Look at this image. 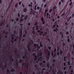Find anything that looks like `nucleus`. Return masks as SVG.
<instances>
[{
  "mask_svg": "<svg viewBox=\"0 0 74 74\" xmlns=\"http://www.w3.org/2000/svg\"><path fill=\"white\" fill-rule=\"evenodd\" d=\"M45 53H46V52L47 53V56H50V51H48V49H46V50L45 51Z\"/></svg>",
  "mask_w": 74,
  "mask_h": 74,
  "instance_id": "nucleus-1",
  "label": "nucleus"
},
{
  "mask_svg": "<svg viewBox=\"0 0 74 74\" xmlns=\"http://www.w3.org/2000/svg\"><path fill=\"white\" fill-rule=\"evenodd\" d=\"M30 43H29L28 44V50L29 52H30Z\"/></svg>",
  "mask_w": 74,
  "mask_h": 74,
  "instance_id": "nucleus-2",
  "label": "nucleus"
},
{
  "mask_svg": "<svg viewBox=\"0 0 74 74\" xmlns=\"http://www.w3.org/2000/svg\"><path fill=\"white\" fill-rule=\"evenodd\" d=\"M14 34H12L11 35V36H12V39H11V42L12 43L13 42V41H14Z\"/></svg>",
  "mask_w": 74,
  "mask_h": 74,
  "instance_id": "nucleus-3",
  "label": "nucleus"
},
{
  "mask_svg": "<svg viewBox=\"0 0 74 74\" xmlns=\"http://www.w3.org/2000/svg\"><path fill=\"white\" fill-rule=\"evenodd\" d=\"M3 33H5V34L7 35L8 34V32L5 31H4L3 32Z\"/></svg>",
  "mask_w": 74,
  "mask_h": 74,
  "instance_id": "nucleus-4",
  "label": "nucleus"
},
{
  "mask_svg": "<svg viewBox=\"0 0 74 74\" xmlns=\"http://www.w3.org/2000/svg\"><path fill=\"white\" fill-rule=\"evenodd\" d=\"M37 56H35V58L34 59V60H37Z\"/></svg>",
  "mask_w": 74,
  "mask_h": 74,
  "instance_id": "nucleus-5",
  "label": "nucleus"
},
{
  "mask_svg": "<svg viewBox=\"0 0 74 74\" xmlns=\"http://www.w3.org/2000/svg\"><path fill=\"white\" fill-rule=\"evenodd\" d=\"M35 26L36 27H37V26H38V25H37V22H36L35 23Z\"/></svg>",
  "mask_w": 74,
  "mask_h": 74,
  "instance_id": "nucleus-6",
  "label": "nucleus"
},
{
  "mask_svg": "<svg viewBox=\"0 0 74 74\" xmlns=\"http://www.w3.org/2000/svg\"><path fill=\"white\" fill-rule=\"evenodd\" d=\"M11 74L10 72V71L9 70H7V73L6 74Z\"/></svg>",
  "mask_w": 74,
  "mask_h": 74,
  "instance_id": "nucleus-7",
  "label": "nucleus"
},
{
  "mask_svg": "<svg viewBox=\"0 0 74 74\" xmlns=\"http://www.w3.org/2000/svg\"><path fill=\"white\" fill-rule=\"evenodd\" d=\"M58 30V28H56L55 29L53 30V31L54 32H57Z\"/></svg>",
  "mask_w": 74,
  "mask_h": 74,
  "instance_id": "nucleus-8",
  "label": "nucleus"
},
{
  "mask_svg": "<svg viewBox=\"0 0 74 74\" xmlns=\"http://www.w3.org/2000/svg\"><path fill=\"white\" fill-rule=\"evenodd\" d=\"M69 13L70 12H69V11H68L67 12V13L66 14V16H67L69 15Z\"/></svg>",
  "mask_w": 74,
  "mask_h": 74,
  "instance_id": "nucleus-9",
  "label": "nucleus"
},
{
  "mask_svg": "<svg viewBox=\"0 0 74 74\" xmlns=\"http://www.w3.org/2000/svg\"><path fill=\"white\" fill-rule=\"evenodd\" d=\"M22 58L24 59H25V58L26 59V53L25 54V56H23Z\"/></svg>",
  "mask_w": 74,
  "mask_h": 74,
  "instance_id": "nucleus-10",
  "label": "nucleus"
},
{
  "mask_svg": "<svg viewBox=\"0 0 74 74\" xmlns=\"http://www.w3.org/2000/svg\"><path fill=\"white\" fill-rule=\"evenodd\" d=\"M47 18H48V16H49V13H47Z\"/></svg>",
  "mask_w": 74,
  "mask_h": 74,
  "instance_id": "nucleus-11",
  "label": "nucleus"
},
{
  "mask_svg": "<svg viewBox=\"0 0 74 74\" xmlns=\"http://www.w3.org/2000/svg\"><path fill=\"white\" fill-rule=\"evenodd\" d=\"M41 58V57H40L39 58H38L39 60H40V61H41V60H42V59Z\"/></svg>",
  "mask_w": 74,
  "mask_h": 74,
  "instance_id": "nucleus-12",
  "label": "nucleus"
},
{
  "mask_svg": "<svg viewBox=\"0 0 74 74\" xmlns=\"http://www.w3.org/2000/svg\"><path fill=\"white\" fill-rule=\"evenodd\" d=\"M39 56H42V52H40L39 53Z\"/></svg>",
  "mask_w": 74,
  "mask_h": 74,
  "instance_id": "nucleus-13",
  "label": "nucleus"
},
{
  "mask_svg": "<svg viewBox=\"0 0 74 74\" xmlns=\"http://www.w3.org/2000/svg\"><path fill=\"white\" fill-rule=\"evenodd\" d=\"M57 74H63L62 73V72L60 71L58 72Z\"/></svg>",
  "mask_w": 74,
  "mask_h": 74,
  "instance_id": "nucleus-14",
  "label": "nucleus"
},
{
  "mask_svg": "<svg viewBox=\"0 0 74 74\" xmlns=\"http://www.w3.org/2000/svg\"><path fill=\"white\" fill-rule=\"evenodd\" d=\"M66 58H67V56L64 57V61H66Z\"/></svg>",
  "mask_w": 74,
  "mask_h": 74,
  "instance_id": "nucleus-15",
  "label": "nucleus"
},
{
  "mask_svg": "<svg viewBox=\"0 0 74 74\" xmlns=\"http://www.w3.org/2000/svg\"><path fill=\"white\" fill-rule=\"evenodd\" d=\"M47 66L48 67V68H49V63H48L47 64Z\"/></svg>",
  "mask_w": 74,
  "mask_h": 74,
  "instance_id": "nucleus-16",
  "label": "nucleus"
},
{
  "mask_svg": "<svg viewBox=\"0 0 74 74\" xmlns=\"http://www.w3.org/2000/svg\"><path fill=\"white\" fill-rule=\"evenodd\" d=\"M52 73L53 74H56V73H55V71H54V69H53V70Z\"/></svg>",
  "mask_w": 74,
  "mask_h": 74,
  "instance_id": "nucleus-17",
  "label": "nucleus"
},
{
  "mask_svg": "<svg viewBox=\"0 0 74 74\" xmlns=\"http://www.w3.org/2000/svg\"><path fill=\"white\" fill-rule=\"evenodd\" d=\"M35 12H36V11H35V10H34L32 12V13L33 15H34V14L35 13Z\"/></svg>",
  "mask_w": 74,
  "mask_h": 74,
  "instance_id": "nucleus-18",
  "label": "nucleus"
},
{
  "mask_svg": "<svg viewBox=\"0 0 74 74\" xmlns=\"http://www.w3.org/2000/svg\"><path fill=\"white\" fill-rule=\"evenodd\" d=\"M26 11H27V9L25 8L24 10V12H26Z\"/></svg>",
  "mask_w": 74,
  "mask_h": 74,
  "instance_id": "nucleus-19",
  "label": "nucleus"
},
{
  "mask_svg": "<svg viewBox=\"0 0 74 74\" xmlns=\"http://www.w3.org/2000/svg\"><path fill=\"white\" fill-rule=\"evenodd\" d=\"M41 21H44V18L42 17L41 18Z\"/></svg>",
  "mask_w": 74,
  "mask_h": 74,
  "instance_id": "nucleus-20",
  "label": "nucleus"
},
{
  "mask_svg": "<svg viewBox=\"0 0 74 74\" xmlns=\"http://www.w3.org/2000/svg\"><path fill=\"white\" fill-rule=\"evenodd\" d=\"M3 21H2L1 22V24H0V26H2V25H3Z\"/></svg>",
  "mask_w": 74,
  "mask_h": 74,
  "instance_id": "nucleus-21",
  "label": "nucleus"
},
{
  "mask_svg": "<svg viewBox=\"0 0 74 74\" xmlns=\"http://www.w3.org/2000/svg\"><path fill=\"white\" fill-rule=\"evenodd\" d=\"M18 3H16L15 4V7H17V6H18Z\"/></svg>",
  "mask_w": 74,
  "mask_h": 74,
  "instance_id": "nucleus-22",
  "label": "nucleus"
},
{
  "mask_svg": "<svg viewBox=\"0 0 74 74\" xmlns=\"http://www.w3.org/2000/svg\"><path fill=\"white\" fill-rule=\"evenodd\" d=\"M31 42L32 44H33V40H31Z\"/></svg>",
  "mask_w": 74,
  "mask_h": 74,
  "instance_id": "nucleus-23",
  "label": "nucleus"
},
{
  "mask_svg": "<svg viewBox=\"0 0 74 74\" xmlns=\"http://www.w3.org/2000/svg\"><path fill=\"white\" fill-rule=\"evenodd\" d=\"M56 6H54V7H53V10H54V9H56Z\"/></svg>",
  "mask_w": 74,
  "mask_h": 74,
  "instance_id": "nucleus-24",
  "label": "nucleus"
},
{
  "mask_svg": "<svg viewBox=\"0 0 74 74\" xmlns=\"http://www.w3.org/2000/svg\"><path fill=\"white\" fill-rule=\"evenodd\" d=\"M44 33V32H41L40 33V35H41V34H42V33Z\"/></svg>",
  "mask_w": 74,
  "mask_h": 74,
  "instance_id": "nucleus-25",
  "label": "nucleus"
},
{
  "mask_svg": "<svg viewBox=\"0 0 74 74\" xmlns=\"http://www.w3.org/2000/svg\"><path fill=\"white\" fill-rule=\"evenodd\" d=\"M14 71H14V69H12L11 70L10 72H14Z\"/></svg>",
  "mask_w": 74,
  "mask_h": 74,
  "instance_id": "nucleus-26",
  "label": "nucleus"
},
{
  "mask_svg": "<svg viewBox=\"0 0 74 74\" xmlns=\"http://www.w3.org/2000/svg\"><path fill=\"white\" fill-rule=\"evenodd\" d=\"M62 53H63L62 51H60V55H62Z\"/></svg>",
  "mask_w": 74,
  "mask_h": 74,
  "instance_id": "nucleus-27",
  "label": "nucleus"
},
{
  "mask_svg": "<svg viewBox=\"0 0 74 74\" xmlns=\"http://www.w3.org/2000/svg\"><path fill=\"white\" fill-rule=\"evenodd\" d=\"M47 34V32H45L44 34H43V35H46Z\"/></svg>",
  "mask_w": 74,
  "mask_h": 74,
  "instance_id": "nucleus-28",
  "label": "nucleus"
},
{
  "mask_svg": "<svg viewBox=\"0 0 74 74\" xmlns=\"http://www.w3.org/2000/svg\"><path fill=\"white\" fill-rule=\"evenodd\" d=\"M73 70H71V73L70 74H73Z\"/></svg>",
  "mask_w": 74,
  "mask_h": 74,
  "instance_id": "nucleus-29",
  "label": "nucleus"
},
{
  "mask_svg": "<svg viewBox=\"0 0 74 74\" xmlns=\"http://www.w3.org/2000/svg\"><path fill=\"white\" fill-rule=\"evenodd\" d=\"M25 74H28V72L27 71H25Z\"/></svg>",
  "mask_w": 74,
  "mask_h": 74,
  "instance_id": "nucleus-30",
  "label": "nucleus"
},
{
  "mask_svg": "<svg viewBox=\"0 0 74 74\" xmlns=\"http://www.w3.org/2000/svg\"><path fill=\"white\" fill-rule=\"evenodd\" d=\"M42 63L41 62H40L39 63V64L40 66H41V65H42Z\"/></svg>",
  "mask_w": 74,
  "mask_h": 74,
  "instance_id": "nucleus-31",
  "label": "nucleus"
},
{
  "mask_svg": "<svg viewBox=\"0 0 74 74\" xmlns=\"http://www.w3.org/2000/svg\"><path fill=\"white\" fill-rule=\"evenodd\" d=\"M22 30H21V36H22Z\"/></svg>",
  "mask_w": 74,
  "mask_h": 74,
  "instance_id": "nucleus-32",
  "label": "nucleus"
},
{
  "mask_svg": "<svg viewBox=\"0 0 74 74\" xmlns=\"http://www.w3.org/2000/svg\"><path fill=\"white\" fill-rule=\"evenodd\" d=\"M72 2H71L69 4V5H70V6H71V5H72Z\"/></svg>",
  "mask_w": 74,
  "mask_h": 74,
  "instance_id": "nucleus-33",
  "label": "nucleus"
},
{
  "mask_svg": "<svg viewBox=\"0 0 74 74\" xmlns=\"http://www.w3.org/2000/svg\"><path fill=\"white\" fill-rule=\"evenodd\" d=\"M53 52L52 51V52H51V55H52V56H53Z\"/></svg>",
  "mask_w": 74,
  "mask_h": 74,
  "instance_id": "nucleus-34",
  "label": "nucleus"
},
{
  "mask_svg": "<svg viewBox=\"0 0 74 74\" xmlns=\"http://www.w3.org/2000/svg\"><path fill=\"white\" fill-rule=\"evenodd\" d=\"M13 1V0H11V2L10 3V4L9 5V6H10V5H11V3H12V2Z\"/></svg>",
  "mask_w": 74,
  "mask_h": 74,
  "instance_id": "nucleus-35",
  "label": "nucleus"
},
{
  "mask_svg": "<svg viewBox=\"0 0 74 74\" xmlns=\"http://www.w3.org/2000/svg\"><path fill=\"white\" fill-rule=\"evenodd\" d=\"M68 65H70V61L68 62Z\"/></svg>",
  "mask_w": 74,
  "mask_h": 74,
  "instance_id": "nucleus-36",
  "label": "nucleus"
},
{
  "mask_svg": "<svg viewBox=\"0 0 74 74\" xmlns=\"http://www.w3.org/2000/svg\"><path fill=\"white\" fill-rule=\"evenodd\" d=\"M37 48H38V49H40V47L39 46H38L37 47Z\"/></svg>",
  "mask_w": 74,
  "mask_h": 74,
  "instance_id": "nucleus-37",
  "label": "nucleus"
},
{
  "mask_svg": "<svg viewBox=\"0 0 74 74\" xmlns=\"http://www.w3.org/2000/svg\"><path fill=\"white\" fill-rule=\"evenodd\" d=\"M26 67L27 69H28V64H27L26 65Z\"/></svg>",
  "mask_w": 74,
  "mask_h": 74,
  "instance_id": "nucleus-38",
  "label": "nucleus"
},
{
  "mask_svg": "<svg viewBox=\"0 0 74 74\" xmlns=\"http://www.w3.org/2000/svg\"><path fill=\"white\" fill-rule=\"evenodd\" d=\"M19 21V18H17L16 19V21Z\"/></svg>",
  "mask_w": 74,
  "mask_h": 74,
  "instance_id": "nucleus-39",
  "label": "nucleus"
},
{
  "mask_svg": "<svg viewBox=\"0 0 74 74\" xmlns=\"http://www.w3.org/2000/svg\"><path fill=\"white\" fill-rule=\"evenodd\" d=\"M34 47H36L37 46V45L36 44H34Z\"/></svg>",
  "mask_w": 74,
  "mask_h": 74,
  "instance_id": "nucleus-40",
  "label": "nucleus"
},
{
  "mask_svg": "<svg viewBox=\"0 0 74 74\" xmlns=\"http://www.w3.org/2000/svg\"><path fill=\"white\" fill-rule=\"evenodd\" d=\"M51 47H49V50H51Z\"/></svg>",
  "mask_w": 74,
  "mask_h": 74,
  "instance_id": "nucleus-41",
  "label": "nucleus"
},
{
  "mask_svg": "<svg viewBox=\"0 0 74 74\" xmlns=\"http://www.w3.org/2000/svg\"><path fill=\"white\" fill-rule=\"evenodd\" d=\"M52 11V9H51L49 11V12H51Z\"/></svg>",
  "mask_w": 74,
  "mask_h": 74,
  "instance_id": "nucleus-42",
  "label": "nucleus"
},
{
  "mask_svg": "<svg viewBox=\"0 0 74 74\" xmlns=\"http://www.w3.org/2000/svg\"><path fill=\"white\" fill-rule=\"evenodd\" d=\"M45 69V68H44L42 69V71H43V70H44Z\"/></svg>",
  "mask_w": 74,
  "mask_h": 74,
  "instance_id": "nucleus-43",
  "label": "nucleus"
},
{
  "mask_svg": "<svg viewBox=\"0 0 74 74\" xmlns=\"http://www.w3.org/2000/svg\"><path fill=\"white\" fill-rule=\"evenodd\" d=\"M56 55V53L54 54V55L53 56V57H55Z\"/></svg>",
  "mask_w": 74,
  "mask_h": 74,
  "instance_id": "nucleus-44",
  "label": "nucleus"
},
{
  "mask_svg": "<svg viewBox=\"0 0 74 74\" xmlns=\"http://www.w3.org/2000/svg\"><path fill=\"white\" fill-rule=\"evenodd\" d=\"M44 16H46V13H45L44 14Z\"/></svg>",
  "mask_w": 74,
  "mask_h": 74,
  "instance_id": "nucleus-45",
  "label": "nucleus"
},
{
  "mask_svg": "<svg viewBox=\"0 0 74 74\" xmlns=\"http://www.w3.org/2000/svg\"><path fill=\"white\" fill-rule=\"evenodd\" d=\"M64 15V13L63 14H62V15H61V16H63V15Z\"/></svg>",
  "mask_w": 74,
  "mask_h": 74,
  "instance_id": "nucleus-46",
  "label": "nucleus"
},
{
  "mask_svg": "<svg viewBox=\"0 0 74 74\" xmlns=\"http://www.w3.org/2000/svg\"><path fill=\"white\" fill-rule=\"evenodd\" d=\"M34 28H35L34 27H32V30H34Z\"/></svg>",
  "mask_w": 74,
  "mask_h": 74,
  "instance_id": "nucleus-47",
  "label": "nucleus"
},
{
  "mask_svg": "<svg viewBox=\"0 0 74 74\" xmlns=\"http://www.w3.org/2000/svg\"><path fill=\"white\" fill-rule=\"evenodd\" d=\"M61 1L62 3H63L64 2V0H61Z\"/></svg>",
  "mask_w": 74,
  "mask_h": 74,
  "instance_id": "nucleus-48",
  "label": "nucleus"
},
{
  "mask_svg": "<svg viewBox=\"0 0 74 74\" xmlns=\"http://www.w3.org/2000/svg\"><path fill=\"white\" fill-rule=\"evenodd\" d=\"M48 10H45V13H46L47 12Z\"/></svg>",
  "mask_w": 74,
  "mask_h": 74,
  "instance_id": "nucleus-49",
  "label": "nucleus"
},
{
  "mask_svg": "<svg viewBox=\"0 0 74 74\" xmlns=\"http://www.w3.org/2000/svg\"><path fill=\"white\" fill-rule=\"evenodd\" d=\"M53 14H55V11H53Z\"/></svg>",
  "mask_w": 74,
  "mask_h": 74,
  "instance_id": "nucleus-50",
  "label": "nucleus"
},
{
  "mask_svg": "<svg viewBox=\"0 0 74 74\" xmlns=\"http://www.w3.org/2000/svg\"><path fill=\"white\" fill-rule=\"evenodd\" d=\"M60 4H61V2H59V5H60Z\"/></svg>",
  "mask_w": 74,
  "mask_h": 74,
  "instance_id": "nucleus-51",
  "label": "nucleus"
},
{
  "mask_svg": "<svg viewBox=\"0 0 74 74\" xmlns=\"http://www.w3.org/2000/svg\"><path fill=\"white\" fill-rule=\"evenodd\" d=\"M47 7V4H45V5H44V7L45 8V7Z\"/></svg>",
  "mask_w": 74,
  "mask_h": 74,
  "instance_id": "nucleus-52",
  "label": "nucleus"
},
{
  "mask_svg": "<svg viewBox=\"0 0 74 74\" xmlns=\"http://www.w3.org/2000/svg\"><path fill=\"white\" fill-rule=\"evenodd\" d=\"M23 20V18H22L20 19V22H22V20Z\"/></svg>",
  "mask_w": 74,
  "mask_h": 74,
  "instance_id": "nucleus-53",
  "label": "nucleus"
},
{
  "mask_svg": "<svg viewBox=\"0 0 74 74\" xmlns=\"http://www.w3.org/2000/svg\"><path fill=\"white\" fill-rule=\"evenodd\" d=\"M37 10H39V9H40V7H37Z\"/></svg>",
  "mask_w": 74,
  "mask_h": 74,
  "instance_id": "nucleus-54",
  "label": "nucleus"
},
{
  "mask_svg": "<svg viewBox=\"0 0 74 74\" xmlns=\"http://www.w3.org/2000/svg\"><path fill=\"white\" fill-rule=\"evenodd\" d=\"M36 55V53H34L32 55L33 56H34V55Z\"/></svg>",
  "mask_w": 74,
  "mask_h": 74,
  "instance_id": "nucleus-55",
  "label": "nucleus"
},
{
  "mask_svg": "<svg viewBox=\"0 0 74 74\" xmlns=\"http://www.w3.org/2000/svg\"><path fill=\"white\" fill-rule=\"evenodd\" d=\"M32 33H33V34H35V31H33L32 32Z\"/></svg>",
  "mask_w": 74,
  "mask_h": 74,
  "instance_id": "nucleus-56",
  "label": "nucleus"
},
{
  "mask_svg": "<svg viewBox=\"0 0 74 74\" xmlns=\"http://www.w3.org/2000/svg\"><path fill=\"white\" fill-rule=\"evenodd\" d=\"M50 70H52V66H50Z\"/></svg>",
  "mask_w": 74,
  "mask_h": 74,
  "instance_id": "nucleus-57",
  "label": "nucleus"
},
{
  "mask_svg": "<svg viewBox=\"0 0 74 74\" xmlns=\"http://www.w3.org/2000/svg\"><path fill=\"white\" fill-rule=\"evenodd\" d=\"M56 51V49H55L54 51V52H55Z\"/></svg>",
  "mask_w": 74,
  "mask_h": 74,
  "instance_id": "nucleus-58",
  "label": "nucleus"
},
{
  "mask_svg": "<svg viewBox=\"0 0 74 74\" xmlns=\"http://www.w3.org/2000/svg\"><path fill=\"white\" fill-rule=\"evenodd\" d=\"M53 62H55V60L53 59Z\"/></svg>",
  "mask_w": 74,
  "mask_h": 74,
  "instance_id": "nucleus-59",
  "label": "nucleus"
},
{
  "mask_svg": "<svg viewBox=\"0 0 74 74\" xmlns=\"http://www.w3.org/2000/svg\"><path fill=\"white\" fill-rule=\"evenodd\" d=\"M59 54H60V53H59V52H57L58 55H59Z\"/></svg>",
  "mask_w": 74,
  "mask_h": 74,
  "instance_id": "nucleus-60",
  "label": "nucleus"
},
{
  "mask_svg": "<svg viewBox=\"0 0 74 74\" xmlns=\"http://www.w3.org/2000/svg\"><path fill=\"white\" fill-rule=\"evenodd\" d=\"M22 5L23 7H25V5H23V3L22 4Z\"/></svg>",
  "mask_w": 74,
  "mask_h": 74,
  "instance_id": "nucleus-61",
  "label": "nucleus"
},
{
  "mask_svg": "<svg viewBox=\"0 0 74 74\" xmlns=\"http://www.w3.org/2000/svg\"><path fill=\"white\" fill-rule=\"evenodd\" d=\"M25 36H26V34H24L23 35V37H25Z\"/></svg>",
  "mask_w": 74,
  "mask_h": 74,
  "instance_id": "nucleus-62",
  "label": "nucleus"
},
{
  "mask_svg": "<svg viewBox=\"0 0 74 74\" xmlns=\"http://www.w3.org/2000/svg\"><path fill=\"white\" fill-rule=\"evenodd\" d=\"M43 63H45V60L43 61Z\"/></svg>",
  "mask_w": 74,
  "mask_h": 74,
  "instance_id": "nucleus-63",
  "label": "nucleus"
},
{
  "mask_svg": "<svg viewBox=\"0 0 74 74\" xmlns=\"http://www.w3.org/2000/svg\"><path fill=\"white\" fill-rule=\"evenodd\" d=\"M70 18H71V16L68 19L70 20Z\"/></svg>",
  "mask_w": 74,
  "mask_h": 74,
  "instance_id": "nucleus-64",
  "label": "nucleus"
}]
</instances>
